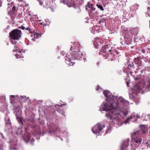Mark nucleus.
Listing matches in <instances>:
<instances>
[{"mask_svg":"<svg viewBox=\"0 0 150 150\" xmlns=\"http://www.w3.org/2000/svg\"><path fill=\"white\" fill-rule=\"evenodd\" d=\"M106 100L101 104L99 109L101 111H105L109 112L106 116L110 120L116 119L117 118L126 116L127 113L121 110L118 107L121 105L127 106L129 104L128 101L125 100L122 97H117L112 95V97H108V94H104Z\"/></svg>","mask_w":150,"mask_h":150,"instance_id":"f257e3e1","label":"nucleus"},{"mask_svg":"<svg viewBox=\"0 0 150 150\" xmlns=\"http://www.w3.org/2000/svg\"><path fill=\"white\" fill-rule=\"evenodd\" d=\"M73 44L70 48L71 56L68 54H65L64 52L61 53V55L63 56L65 55L64 57L65 62L67 64L71 66H73L75 64L74 62H71V59L79 60L82 58V56H84L85 55V53H83L80 50L81 47L79 42H75Z\"/></svg>","mask_w":150,"mask_h":150,"instance_id":"f03ea898","label":"nucleus"},{"mask_svg":"<svg viewBox=\"0 0 150 150\" xmlns=\"http://www.w3.org/2000/svg\"><path fill=\"white\" fill-rule=\"evenodd\" d=\"M99 54H102L104 57H106L105 59L108 58V61L113 60L112 57H115L116 52L114 50L113 48L111 47L110 44H108L103 46Z\"/></svg>","mask_w":150,"mask_h":150,"instance_id":"7ed1b4c3","label":"nucleus"},{"mask_svg":"<svg viewBox=\"0 0 150 150\" xmlns=\"http://www.w3.org/2000/svg\"><path fill=\"white\" fill-rule=\"evenodd\" d=\"M150 80L146 82H143V83L139 82L135 84L132 88V90L135 91H139L137 93H141V94L147 92L150 90Z\"/></svg>","mask_w":150,"mask_h":150,"instance_id":"20e7f679","label":"nucleus"},{"mask_svg":"<svg viewBox=\"0 0 150 150\" xmlns=\"http://www.w3.org/2000/svg\"><path fill=\"white\" fill-rule=\"evenodd\" d=\"M17 134L23 137L24 141L27 143L30 142L32 144L34 141L33 138L30 136V134L28 132V130L26 128L21 127L18 128L16 132Z\"/></svg>","mask_w":150,"mask_h":150,"instance_id":"39448f33","label":"nucleus"},{"mask_svg":"<svg viewBox=\"0 0 150 150\" xmlns=\"http://www.w3.org/2000/svg\"><path fill=\"white\" fill-rule=\"evenodd\" d=\"M142 58L140 57H137L135 58L133 60L132 62L131 61L130 62L128 61L126 64L128 65L127 68L128 69H134L135 68V64L137 67H141L142 66Z\"/></svg>","mask_w":150,"mask_h":150,"instance_id":"423d86ee","label":"nucleus"},{"mask_svg":"<svg viewBox=\"0 0 150 150\" xmlns=\"http://www.w3.org/2000/svg\"><path fill=\"white\" fill-rule=\"evenodd\" d=\"M22 34L21 30L16 29L13 30L10 32L9 35L11 38L18 40L21 37Z\"/></svg>","mask_w":150,"mask_h":150,"instance_id":"0eeeda50","label":"nucleus"},{"mask_svg":"<svg viewBox=\"0 0 150 150\" xmlns=\"http://www.w3.org/2000/svg\"><path fill=\"white\" fill-rule=\"evenodd\" d=\"M133 38V35L132 33L129 31L126 32L124 36L125 43L127 45L131 44L132 42Z\"/></svg>","mask_w":150,"mask_h":150,"instance_id":"6e6552de","label":"nucleus"},{"mask_svg":"<svg viewBox=\"0 0 150 150\" xmlns=\"http://www.w3.org/2000/svg\"><path fill=\"white\" fill-rule=\"evenodd\" d=\"M60 3L66 4L69 7L76 8L77 7V4L74 0H60Z\"/></svg>","mask_w":150,"mask_h":150,"instance_id":"1a4fd4ad","label":"nucleus"},{"mask_svg":"<svg viewBox=\"0 0 150 150\" xmlns=\"http://www.w3.org/2000/svg\"><path fill=\"white\" fill-rule=\"evenodd\" d=\"M105 127V126L103 125L102 126L100 123H98L92 128V131L94 134L99 133L102 130L103 128Z\"/></svg>","mask_w":150,"mask_h":150,"instance_id":"9d476101","label":"nucleus"},{"mask_svg":"<svg viewBox=\"0 0 150 150\" xmlns=\"http://www.w3.org/2000/svg\"><path fill=\"white\" fill-rule=\"evenodd\" d=\"M86 10L88 11L89 13L90 12L94 11L96 8L93 7V4H91L90 2H88L85 6Z\"/></svg>","mask_w":150,"mask_h":150,"instance_id":"9b49d317","label":"nucleus"},{"mask_svg":"<svg viewBox=\"0 0 150 150\" xmlns=\"http://www.w3.org/2000/svg\"><path fill=\"white\" fill-rule=\"evenodd\" d=\"M15 113L18 121L20 123H22V118L21 116V110H19L18 111L16 110H15Z\"/></svg>","mask_w":150,"mask_h":150,"instance_id":"f8f14e48","label":"nucleus"},{"mask_svg":"<svg viewBox=\"0 0 150 150\" xmlns=\"http://www.w3.org/2000/svg\"><path fill=\"white\" fill-rule=\"evenodd\" d=\"M123 13L122 15L123 19H126L127 20L129 19L131 17L129 12H128L127 11L125 10L123 11Z\"/></svg>","mask_w":150,"mask_h":150,"instance_id":"ddd939ff","label":"nucleus"},{"mask_svg":"<svg viewBox=\"0 0 150 150\" xmlns=\"http://www.w3.org/2000/svg\"><path fill=\"white\" fill-rule=\"evenodd\" d=\"M133 35L134 39L135 38V36L137 35L139 33V30L137 28H133L131 29V31H129Z\"/></svg>","mask_w":150,"mask_h":150,"instance_id":"4468645a","label":"nucleus"},{"mask_svg":"<svg viewBox=\"0 0 150 150\" xmlns=\"http://www.w3.org/2000/svg\"><path fill=\"white\" fill-rule=\"evenodd\" d=\"M140 132L143 134H144L148 131L147 127L146 125H141L140 126Z\"/></svg>","mask_w":150,"mask_h":150,"instance_id":"2eb2a0df","label":"nucleus"},{"mask_svg":"<svg viewBox=\"0 0 150 150\" xmlns=\"http://www.w3.org/2000/svg\"><path fill=\"white\" fill-rule=\"evenodd\" d=\"M135 8V6H131L130 7V11L129 13L131 17H133L136 14V10Z\"/></svg>","mask_w":150,"mask_h":150,"instance_id":"dca6fc26","label":"nucleus"},{"mask_svg":"<svg viewBox=\"0 0 150 150\" xmlns=\"http://www.w3.org/2000/svg\"><path fill=\"white\" fill-rule=\"evenodd\" d=\"M142 139L140 137H136L132 139V142L133 143H135L138 144H140L142 141Z\"/></svg>","mask_w":150,"mask_h":150,"instance_id":"f3484780","label":"nucleus"},{"mask_svg":"<svg viewBox=\"0 0 150 150\" xmlns=\"http://www.w3.org/2000/svg\"><path fill=\"white\" fill-rule=\"evenodd\" d=\"M128 142L127 141L123 142L121 146V150H127Z\"/></svg>","mask_w":150,"mask_h":150,"instance_id":"a211bd4d","label":"nucleus"},{"mask_svg":"<svg viewBox=\"0 0 150 150\" xmlns=\"http://www.w3.org/2000/svg\"><path fill=\"white\" fill-rule=\"evenodd\" d=\"M30 34H31L30 37L33 38L31 39V40L32 41H34L36 39L39 38L38 34L36 33L32 32V33H31Z\"/></svg>","mask_w":150,"mask_h":150,"instance_id":"6ab92c4d","label":"nucleus"},{"mask_svg":"<svg viewBox=\"0 0 150 150\" xmlns=\"http://www.w3.org/2000/svg\"><path fill=\"white\" fill-rule=\"evenodd\" d=\"M25 51V50H21V51H19L17 53L15 54L16 57L17 58H23V56L21 52H23Z\"/></svg>","mask_w":150,"mask_h":150,"instance_id":"aec40b11","label":"nucleus"},{"mask_svg":"<svg viewBox=\"0 0 150 150\" xmlns=\"http://www.w3.org/2000/svg\"><path fill=\"white\" fill-rule=\"evenodd\" d=\"M98 41H99L100 44H99L98 43L97 41H96V40L94 42H93V44L94 45V47L95 48H98V47H99V46H100V47H101L100 46V44L101 43L100 42L101 40L100 38H98Z\"/></svg>","mask_w":150,"mask_h":150,"instance_id":"412c9836","label":"nucleus"},{"mask_svg":"<svg viewBox=\"0 0 150 150\" xmlns=\"http://www.w3.org/2000/svg\"><path fill=\"white\" fill-rule=\"evenodd\" d=\"M89 14V15L91 16V17H94L96 16L98 14V12L95 11H94L90 12V13Z\"/></svg>","mask_w":150,"mask_h":150,"instance_id":"4be33fe9","label":"nucleus"},{"mask_svg":"<svg viewBox=\"0 0 150 150\" xmlns=\"http://www.w3.org/2000/svg\"><path fill=\"white\" fill-rule=\"evenodd\" d=\"M135 117L136 115L135 114H132L129 118H127L125 122V124H127L129 120H130V119L133 118Z\"/></svg>","mask_w":150,"mask_h":150,"instance_id":"5701e85b","label":"nucleus"},{"mask_svg":"<svg viewBox=\"0 0 150 150\" xmlns=\"http://www.w3.org/2000/svg\"><path fill=\"white\" fill-rule=\"evenodd\" d=\"M15 40H16V39H13L12 38L10 39V41L11 43L13 45H16L17 44V42L15 41Z\"/></svg>","mask_w":150,"mask_h":150,"instance_id":"b1692460","label":"nucleus"},{"mask_svg":"<svg viewBox=\"0 0 150 150\" xmlns=\"http://www.w3.org/2000/svg\"><path fill=\"white\" fill-rule=\"evenodd\" d=\"M96 5L98 8H99L101 11H104V9L103 8V7L101 5L99 4H97Z\"/></svg>","mask_w":150,"mask_h":150,"instance_id":"393cba45","label":"nucleus"},{"mask_svg":"<svg viewBox=\"0 0 150 150\" xmlns=\"http://www.w3.org/2000/svg\"><path fill=\"white\" fill-rule=\"evenodd\" d=\"M21 51L18 49V48L16 47V46H14V49L13 50V51L14 52H18L19 51Z\"/></svg>","mask_w":150,"mask_h":150,"instance_id":"a878e982","label":"nucleus"},{"mask_svg":"<svg viewBox=\"0 0 150 150\" xmlns=\"http://www.w3.org/2000/svg\"><path fill=\"white\" fill-rule=\"evenodd\" d=\"M149 119H150V114H148L145 116V118L144 119V120L147 121Z\"/></svg>","mask_w":150,"mask_h":150,"instance_id":"bb28decb","label":"nucleus"},{"mask_svg":"<svg viewBox=\"0 0 150 150\" xmlns=\"http://www.w3.org/2000/svg\"><path fill=\"white\" fill-rule=\"evenodd\" d=\"M140 67H138V69H137L138 71H140L142 74H143L145 72V70L143 69H142Z\"/></svg>","mask_w":150,"mask_h":150,"instance_id":"cd10ccee","label":"nucleus"},{"mask_svg":"<svg viewBox=\"0 0 150 150\" xmlns=\"http://www.w3.org/2000/svg\"><path fill=\"white\" fill-rule=\"evenodd\" d=\"M25 30H28L29 31V33H32L31 29L29 27H28L26 28H25Z\"/></svg>","mask_w":150,"mask_h":150,"instance_id":"c85d7f7f","label":"nucleus"},{"mask_svg":"<svg viewBox=\"0 0 150 150\" xmlns=\"http://www.w3.org/2000/svg\"><path fill=\"white\" fill-rule=\"evenodd\" d=\"M110 93L111 92L109 91L108 90H105L103 92V94H110Z\"/></svg>","mask_w":150,"mask_h":150,"instance_id":"c756f323","label":"nucleus"},{"mask_svg":"<svg viewBox=\"0 0 150 150\" xmlns=\"http://www.w3.org/2000/svg\"><path fill=\"white\" fill-rule=\"evenodd\" d=\"M134 80L135 81H138L139 80V76H134Z\"/></svg>","mask_w":150,"mask_h":150,"instance_id":"7c9ffc66","label":"nucleus"},{"mask_svg":"<svg viewBox=\"0 0 150 150\" xmlns=\"http://www.w3.org/2000/svg\"><path fill=\"white\" fill-rule=\"evenodd\" d=\"M16 10V7L15 6H13L12 8V10L13 12H14Z\"/></svg>","mask_w":150,"mask_h":150,"instance_id":"2f4dec72","label":"nucleus"},{"mask_svg":"<svg viewBox=\"0 0 150 150\" xmlns=\"http://www.w3.org/2000/svg\"><path fill=\"white\" fill-rule=\"evenodd\" d=\"M37 1L39 2L41 6L43 5V2L41 1V0H37Z\"/></svg>","mask_w":150,"mask_h":150,"instance_id":"473e14b6","label":"nucleus"},{"mask_svg":"<svg viewBox=\"0 0 150 150\" xmlns=\"http://www.w3.org/2000/svg\"><path fill=\"white\" fill-rule=\"evenodd\" d=\"M20 28H21V29H22V30H24L25 29V27L23 26V25H22L21 27H20Z\"/></svg>","mask_w":150,"mask_h":150,"instance_id":"72a5a7b5","label":"nucleus"},{"mask_svg":"<svg viewBox=\"0 0 150 150\" xmlns=\"http://www.w3.org/2000/svg\"><path fill=\"white\" fill-rule=\"evenodd\" d=\"M10 120H8V122H6V124H10Z\"/></svg>","mask_w":150,"mask_h":150,"instance_id":"f704fd0d","label":"nucleus"},{"mask_svg":"<svg viewBox=\"0 0 150 150\" xmlns=\"http://www.w3.org/2000/svg\"><path fill=\"white\" fill-rule=\"evenodd\" d=\"M111 130L110 129H108L105 132V134L110 133V132Z\"/></svg>","mask_w":150,"mask_h":150,"instance_id":"c9c22d12","label":"nucleus"},{"mask_svg":"<svg viewBox=\"0 0 150 150\" xmlns=\"http://www.w3.org/2000/svg\"><path fill=\"white\" fill-rule=\"evenodd\" d=\"M142 52L143 53H145V52H146V51L145 50V49H142Z\"/></svg>","mask_w":150,"mask_h":150,"instance_id":"e433bc0d","label":"nucleus"},{"mask_svg":"<svg viewBox=\"0 0 150 150\" xmlns=\"http://www.w3.org/2000/svg\"><path fill=\"white\" fill-rule=\"evenodd\" d=\"M105 25H106L108 26H111L110 24H109L108 23H107V22H105Z\"/></svg>","mask_w":150,"mask_h":150,"instance_id":"4c0bfd02","label":"nucleus"},{"mask_svg":"<svg viewBox=\"0 0 150 150\" xmlns=\"http://www.w3.org/2000/svg\"><path fill=\"white\" fill-rule=\"evenodd\" d=\"M129 97L130 98H131L132 97H133L134 96V95H136V94H129Z\"/></svg>","mask_w":150,"mask_h":150,"instance_id":"58836bf2","label":"nucleus"},{"mask_svg":"<svg viewBox=\"0 0 150 150\" xmlns=\"http://www.w3.org/2000/svg\"><path fill=\"white\" fill-rule=\"evenodd\" d=\"M137 118H140V116L139 115H138L137 114H136V116Z\"/></svg>","mask_w":150,"mask_h":150,"instance_id":"ea45409f","label":"nucleus"},{"mask_svg":"<svg viewBox=\"0 0 150 150\" xmlns=\"http://www.w3.org/2000/svg\"><path fill=\"white\" fill-rule=\"evenodd\" d=\"M16 148V147L14 148H13V147H12V146H11V147H10V149H15Z\"/></svg>","mask_w":150,"mask_h":150,"instance_id":"a19ab883","label":"nucleus"},{"mask_svg":"<svg viewBox=\"0 0 150 150\" xmlns=\"http://www.w3.org/2000/svg\"><path fill=\"white\" fill-rule=\"evenodd\" d=\"M148 9H150V4H148Z\"/></svg>","mask_w":150,"mask_h":150,"instance_id":"79ce46f5","label":"nucleus"},{"mask_svg":"<svg viewBox=\"0 0 150 150\" xmlns=\"http://www.w3.org/2000/svg\"><path fill=\"white\" fill-rule=\"evenodd\" d=\"M97 86H98V87H97V88L96 89V90L97 91H98L99 90V88H100V87H99V86L98 85Z\"/></svg>","mask_w":150,"mask_h":150,"instance_id":"37998d69","label":"nucleus"},{"mask_svg":"<svg viewBox=\"0 0 150 150\" xmlns=\"http://www.w3.org/2000/svg\"><path fill=\"white\" fill-rule=\"evenodd\" d=\"M138 133V132H135L134 133V135H135L137 134Z\"/></svg>","mask_w":150,"mask_h":150,"instance_id":"c03bdc74","label":"nucleus"},{"mask_svg":"<svg viewBox=\"0 0 150 150\" xmlns=\"http://www.w3.org/2000/svg\"><path fill=\"white\" fill-rule=\"evenodd\" d=\"M2 2L1 1V0H0V7L1 6H2Z\"/></svg>","mask_w":150,"mask_h":150,"instance_id":"a18cd8bd","label":"nucleus"},{"mask_svg":"<svg viewBox=\"0 0 150 150\" xmlns=\"http://www.w3.org/2000/svg\"><path fill=\"white\" fill-rule=\"evenodd\" d=\"M19 2H21L23 1V0H17Z\"/></svg>","mask_w":150,"mask_h":150,"instance_id":"49530a36","label":"nucleus"},{"mask_svg":"<svg viewBox=\"0 0 150 150\" xmlns=\"http://www.w3.org/2000/svg\"><path fill=\"white\" fill-rule=\"evenodd\" d=\"M131 150H135V148H132Z\"/></svg>","mask_w":150,"mask_h":150,"instance_id":"de8ad7c7","label":"nucleus"},{"mask_svg":"<svg viewBox=\"0 0 150 150\" xmlns=\"http://www.w3.org/2000/svg\"><path fill=\"white\" fill-rule=\"evenodd\" d=\"M0 134H1V135H2V137H3V138L4 139V137L3 136V134H2V133H0Z\"/></svg>","mask_w":150,"mask_h":150,"instance_id":"09e8293b","label":"nucleus"},{"mask_svg":"<svg viewBox=\"0 0 150 150\" xmlns=\"http://www.w3.org/2000/svg\"><path fill=\"white\" fill-rule=\"evenodd\" d=\"M127 86L128 87L129 86V83L128 82H127Z\"/></svg>","mask_w":150,"mask_h":150,"instance_id":"8fccbe9b","label":"nucleus"},{"mask_svg":"<svg viewBox=\"0 0 150 150\" xmlns=\"http://www.w3.org/2000/svg\"><path fill=\"white\" fill-rule=\"evenodd\" d=\"M11 98H14V96L13 95H11Z\"/></svg>","mask_w":150,"mask_h":150,"instance_id":"3c124183","label":"nucleus"},{"mask_svg":"<svg viewBox=\"0 0 150 150\" xmlns=\"http://www.w3.org/2000/svg\"><path fill=\"white\" fill-rule=\"evenodd\" d=\"M84 59V61H85H85L86 60V58H84V59Z\"/></svg>","mask_w":150,"mask_h":150,"instance_id":"603ef678","label":"nucleus"},{"mask_svg":"<svg viewBox=\"0 0 150 150\" xmlns=\"http://www.w3.org/2000/svg\"><path fill=\"white\" fill-rule=\"evenodd\" d=\"M148 140H147V141H146V144H147V143H148Z\"/></svg>","mask_w":150,"mask_h":150,"instance_id":"864d4df0","label":"nucleus"},{"mask_svg":"<svg viewBox=\"0 0 150 150\" xmlns=\"http://www.w3.org/2000/svg\"><path fill=\"white\" fill-rule=\"evenodd\" d=\"M38 21L39 22H40L41 21V20H38Z\"/></svg>","mask_w":150,"mask_h":150,"instance_id":"5fc2aeb1","label":"nucleus"},{"mask_svg":"<svg viewBox=\"0 0 150 150\" xmlns=\"http://www.w3.org/2000/svg\"><path fill=\"white\" fill-rule=\"evenodd\" d=\"M40 24H41V25H42V24H43L42 23H40Z\"/></svg>","mask_w":150,"mask_h":150,"instance_id":"6e6d98bb","label":"nucleus"},{"mask_svg":"<svg viewBox=\"0 0 150 150\" xmlns=\"http://www.w3.org/2000/svg\"><path fill=\"white\" fill-rule=\"evenodd\" d=\"M129 72L130 73H132V71H131L130 70H129Z\"/></svg>","mask_w":150,"mask_h":150,"instance_id":"4d7b16f0","label":"nucleus"},{"mask_svg":"<svg viewBox=\"0 0 150 150\" xmlns=\"http://www.w3.org/2000/svg\"><path fill=\"white\" fill-rule=\"evenodd\" d=\"M55 106L56 107V106H58V105H55Z\"/></svg>","mask_w":150,"mask_h":150,"instance_id":"13d9d810","label":"nucleus"},{"mask_svg":"<svg viewBox=\"0 0 150 150\" xmlns=\"http://www.w3.org/2000/svg\"><path fill=\"white\" fill-rule=\"evenodd\" d=\"M131 146L132 147H133V145H132V144H131Z\"/></svg>","mask_w":150,"mask_h":150,"instance_id":"bf43d9fd","label":"nucleus"},{"mask_svg":"<svg viewBox=\"0 0 150 150\" xmlns=\"http://www.w3.org/2000/svg\"><path fill=\"white\" fill-rule=\"evenodd\" d=\"M137 121V119H136V120H135V121H134V122H135V121Z\"/></svg>","mask_w":150,"mask_h":150,"instance_id":"052dcab7","label":"nucleus"},{"mask_svg":"<svg viewBox=\"0 0 150 150\" xmlns=\"http://www.w3.org/2000/svg\"><path fill=\"white\" fill-rule=\"evenodd\" d=\"M16 139H14V141H16Z\"/></svg>","mask_w":150,"mask_h":150,"instance_id":"680f3d73","label":"nucleus"},{"mask_svg":"<svg viewBox=\"0 0 150 150\" xmlns=\"http://www.w3.org/2000/svg\"><path fill=\"white\" fill-rule=\"evenodd\" d=\"M14 144L15 145V144H16V143L15 142V143H14Z\"/></svg>","mask_w":150,"mask_h":150,"instance_id":"e2e57ef3","label":"nucleus"},{"mask_svg":"<svg viewBox=\"0 0 150 150\" xmlns=\"http://www.w3.org/2000/svg\"><path fill=\"white\" fill-rule=\"evenodd\" d=\"M66 105V104H62V105Z\"/></svg>","mask_w":150,"mask_h":150,"instance_id":"0e129e2a","label":"nucleus"},{"mask_svg":"<svg viewBox=\"0 0 150 150\" xmlns=\"http://www.w3.org/2000/svg\"><path fill=\"white\" fill-rule=\"evenodd\" d=\"M133 47H131V48H133Z\"/></svg>","mask_w":150,"mask_h":150,"instance_id":"69168bd1","label":"nucleus"},{"mask_svg":"<svg viewBox=\"0 0 150 150\" xmlns=\"http://www.w3.org/2000/svg\"><path fill=\"white\" fill-rule=\"evenodd\" d=\"M98 64H99V63H98L97 64L98 65Z\"/></svg>","mask_w":150,"mask_h":150,"instance_id":"338daca9","label":"nucleus"},{"mask_svg":"<svg viewBox=\"0 0 150 150\" xmlns=\"http://www.w3.org/2000/svg\"><path fill=\"white\" fill-rule=\"evenodd\" d=\"M8 5H9V4L8 3Z\"/></svg>","mask_w":150,"mask_h":150,"instance_id":"774afa93","label":"nucleus"}]
</instances>
